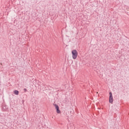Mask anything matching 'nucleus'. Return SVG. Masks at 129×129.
<instances>
[{"label": "nucleus", "instance_id": "7ed1b4c3", "mask_svg": "<svg viewBox=\"0 0 129 129\" xmlns=\"http://www.w3.org/2000/svg\"><path fill=\"white\" fill-rule=\"evenodd\" d=\"M54 106H55V109H56V112L57 113H60L61 111L59 109V106H58L57 104H54Z\"/></svg>", "mask_w": 129, "mask_h": 129}, {"label": "nucleus", "instance_id": "20e7f679", "mask_svg": "<svg viewBox=\"0 0 129 129\" xmlns=\"http://www.w3.org/2000/svg\"><path fill=\"white\" fill-rule=\"evenodd\" d=\"M2 110L3 111H7V110H8V107L7 106L3 107Z\"/></svg>", "mask_w": 129, "mask_h": 129}, {"label": "nucleus", "instance_id": "423d86ee", "mask_svg": "<svg viewBox=\"0 0 129 129\" xmlns=\"http://www.w3.org/2000/svg\"><path fill=\"white\" fill-rule=\"evenodd\" d=\"M24 92H27V89H26V88L24 89Z\"/></svg>", "mask_w": 129, "mask_h": 129}, {"label": "nucleus", "instance_id": "f03ea898", "mask_svg": "<svg viewBox=\"0 0 129 129\" xmlns=\"http://www.w3.org/2000/svg\"><path fill=\"white\" fill-rule=\"evenodd\" d=\"M109 102L110 103H112V102H113V97H112V93L111 92L109 93Z\"/></svg>", "mask_w": 129, "mask_h": 129}, {"label": "nucleus", "instance_id": "39448f33", "mask_svg": "<svg viewBox=\"0 0 129 129\" xmlns=\"http://www.w3.org/2000/svg\"><path fill=\"white\" fill-rule=\"evenodd\" d=\"M14 93V94H15V95H19V91L15 90Z\"/></svg>", "mask_w": 129, "mask_h": 129}, {"label": "nucleus", "instance_id": "f257e3e1", "mask_svg": "<svg viewBox=\"0 0 129 129\" xmlns=\"http://www.w3.org/2000/svg\"><path fill=\"white\" fill-rule=\"evenodd\" d=\"M72 57L73 59H76L77 58V56H78V52H77V50H73L72 51Z\"/></svg>", "mask_w": 129, "mask_h": 129}]
</instances>
